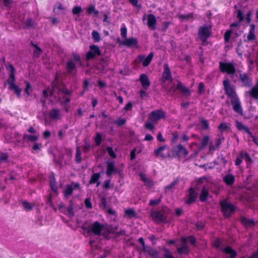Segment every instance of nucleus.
<instances>
[{
    "label": "nucleus",
    "mask_w": 258,
    "mask_h": 258,
    "mask_svg": "<svg viewBox=\"0 0 258 258\" xmlns=\"http://www.w3.org/2000/svg\"><path fill=\"white\" fill-rule=\"evenodd\" d=\"M219 69L221 72L223 73H226L230 76V77L233 79V75L236 72V69L233 62H219Z\"/></svg>",
    "instance_id": "obj_3"
},
{
    "label": "nucleus",
    "mask_w": 258,
    "mask_h": 258,
    "mask_svg": "<svg viewBox=\"0 0 258 258\" xmlns=\"http://www.w3.org/2000/svg\"><path fill=\"white\" fill-rule=\"evenodd\" d=\"M242 159H244L247 163H250L252 161V159L250 156V155L247 152L243 151H240L235 161V164L236 166L240 165L242 162Z\"/></svg>",
    "instance_id": "obj_14"
},
{
    "label": "nucleus",
    "mask_w": 258,
    "mask_h": 258,
    "mask_svg": "<svg viewBox=\"0 0 258 258\" xmlns=\"http://www.w3.org/2000/svg\"><path fill=\"white\" fill-rule=\"evenodd\" d=\"M152 123L151 121L146 122L144 124L145 128L150 131H153L155 129V126Z\"/></svg>",
    "instance_id": "obj_58"
},
{
    "label": "nucleus",
    "mask_w": 258,
    "mask_h": 258,
    "mask_svg": "<svg viewBox=\"0 0 258 258\" xmlns=\"http://www.w3.org/2000/svg\"><path fill=\"white\" fill-rule=\"evenodd\" d=\"M94 140L96 146H98L100 145L102 140V136L99 133H97Z\"/></svg>",
    "instance_id": "obj_56"
},
{
    "label": "nucleus",
    "mask_w": 258,
    "mask_h": 258,
    "mask_svg": "<svg viewBox=\"0 0 258 258\" xmlns=\"http://www.w3.org/2000/svg\"><path fill=\"white\" fill-rule=\"evenodd\" d=\"M22 206L27 210H30L32 209V206L27 201H22Z\"/></svg>",
    "instance_id": "obj_59"
},
{
    "label": "nucleus",
    "mask_w": 258,
    "mask_h": 258,
    "mask_svg": "<svg viewBox=\"0 0 258 258\" xmlns=\"http://www.w3.org/2000/svg\"><path fill=\"white\" fill-rule=\"evenodd\" d=\"M236 18L239 22H242L244 20V13L241 9H238L236 11Z\"/></svg>",
    "instance_id": "obj_45"
},
{
    "label": "nucleus",
    "mask_w": 258,
    "mask_h": 258,
    "mask_svg": "<svg viewBox=\"0 0 258 258\" xmlns=\"http://www.w3.org/2000/svg\"><path fill=\"white\" fill-rule=\"evenodd\" d=\"M232 32L233 31L231 29L228 30L225 32L224 35V39L225 43L229 42Z\"/></svg>",
    "instance_id": "obj_44"
},
{
    "label": "nucleus",
    "mask_w": 258,
    "mask_h": 258,
    "mask_svg": "<svg viewBox=\"0 0 258 258\" xmlns=\"http://www.w3.org/2000/svg\"><path fill=\"white\" fill-rule=\"evenodd\" d=\"M117 41L120 45H122L127 47L136 46L138 43L137 39L133 37L126 38L125 40H121L119 38H118Z\"/></svg>",
    "instance_id": "obj_20"
},
{
    "label": "nucleus",
    "mask_w": 258,
    "mask_h": 258,
    "mask_svg": "<svg viewBox=\"0 0 258 258\" xmlns=\"http://www.w3.org/2000/svg\"><path fill=\"white\" fill-rule=\"evenodd\" d=\"M66 69L67 73L69 74H73L74 71L75 72L74 75L76 74L77 70L75 63L72 60H69L66 65Z\"/></svg>",
    "instance_id": "obj_29"
},
{
    "label": "nucleus",
    "mask_w": 258,
    "mask_h": 258,
    "mask_svg": "<svg viewBox=\"0 0 258 258\" xmlns=\"http://www.w3.org/2000/svg\"><path fill=\"white\" fill-rule=\"evenodd\" d=\"M172 211L166 206L162 207L160 211H153L151 212V215L155 221H159L164 223H167V215L170 214Z\"/></svg>",
    "instance_id": "obj_2"
},
{
    "label": "nucleus",
    "mask_w": 258,
    "mask_h": 258,
    "mask_svg": "<svg viewBox=\"0 0 258 258\" xmlns=\"http://www.w3.org/2000/svg\"><path fill=\"white\" fill-rule=\"evenodd\" d=\"M147 18L148 27L152 30H155L156 29L155 25L157 23L156 17L154 15L150 14L147 15Z\"/></svg>",
    "instance_id": "obj_22"
},
{
    "label": "nucleus",
    "mask_w": 258,
    "mask_h": 258,
    "mask_svg": "<svg viewBox=\"0 0 258 258\" xmlns=\"http://www.w3.org/2000/svg\"><path fill=\"white\" fill-rule=\"evenodd\" d=\"M126 122V119L124 118L119 117L116 120L113 121V123L116 124L118 126H122L124 125Z\"/></svg>",
    "instance_id": "obj_43"
},
{
    "label": "nucleus",
    "mask_w": 258,
    "mask_h": 258,
    "mask_svg": "<svg viewBox=\"0 0 258 258\" xmlns=\"http://www.w3.org/2000/svg\"><path fill=\"white\" fill-rule=\"evenodd\" d=\"M92 36L94 41L99 42L100 40V34L97 31H93Z\"/></svg>",
    "instance_id": "obj_51"
},
{
    "label": "nucleus",
    "mask_w": 258,
    "mask_h": 258,
    "mask_svg": "<svg viewBox=\"0 0 258 258\" xmlns=\"http://www.w3.org/2000/svg\"><path fill=\"white\" fill-rule=\"evenodd\" d=\"M176 90H179L180 92L188 96H190L191 94L189 89L185 87L180 81H177L176 88H174L173 86H172L169 89L168 92H172L173 93H174L175 92Z\"/></svg>",
    "instance_id": "obj_13"
},
{
    "label": "nucleus",
    "mask_w": 258,
    "mask_h": 258,
    "mask_svg": "<svg viewBox=\"0 0 258 258\" xmlns=\"http://www.w3.org/2000/svg\"><path fill=\"white\" fill-rule=\"evenodd\" d=\"M90 49L86 53V58L87 60L94 59L96 56H100L101 52L100 48L97 45L93 44L89 46Z\"/></svg>",
    "instance_id": "obj_11"
},
{
    "label": "nucleus",
    "mask_w": 258,
    "mask_h": 258,
    "mask_svg": "<svg viewBox=\"0 0 258 258\" xmlns=\"http://www.w3.org/2000/svg\"><path fill=\"white\" fill-rule=\"evenodd\" d=\"M173 79L168 63H165L163 64V72L160 78V81L162 83H165L167 81L172 82Z\"/></svg>",
    "instance_id": "obj_12"
},
{
    "label": "nucleus",
    "mask_w": 258,
    "mask_h": 258,
    "mask_svg": "<svg viewBox=\"0 0 258 258\" xmlns=\"http://www.w3.org/2000/svg\"><path fill=\"white\" fill-rule=\"evenodd\" d=\"M139 80L142 87L145 90H147L150 86L151 83L148 76L145 74H142L140 76Z\"/></svg>",
    "instance_id": "obj_21"
},
{
    "label": "nucleus",
    "mask_w": 258,
    "mask_h": 258,
    "mask_svg": "<svg viewBox=\"0 0 258 258\" xmlns=\"http://www.w3.org/2000/svg\"><path fill=\"white\" fill-rule=\"evenodd\" d=\"M9 68L11 69L10 74L9 75V78L7 79V81L5 83L4 85L6 87L7 84L9 85V86H11L13 85L16 84V77H15V72L16 69L13 66V64L11 63L9 64Z\"/></svg>",
    "instance_id": "obj_19"
},
{
    "label": "nucleus",
    "mask_w": 258,
    "mask_h": 258,
    "mask_svg": "<svg viewBox=\"0 0 258 258\" xmlns=\"http://www.w3.org/2000/svg\"><path fill=\"white\" fill-rule=\"evenodd\" d=\"M84 143V145L82 146V150L84 153H87L90 151L91 148L90 143L89 141L87 140H85Z\"/></svg>",
    "instance_id": "obj_42"
},
{
    "label": "nucleus",
    "mask_w": 258,
    "mask_h": 258,
    "mask_svg": "<svg viewBox=\"0 0 258 258\" xmlns=\"http://www.w3.org/2000/svg\"><path fill=\"white\" fill-rule=\"evenodd\" d=\"M253 10H249L246 14L245 21L247 24H250V22L251 21V18L253 15Z\"/></svg>",
    "instance_id": "obj_50"
},
{
    "label": "nucleus",
    "mask_w": 258,
    "mask_h": 258,
    "mask_svg": "<svg viewBox=\"0 0 258 258\" xmlns=\"http://www.w3.org/2000/svg\"><path fill=\"white\" fill-rule=\"evenodd\" d=\"M82 160L81 156V151L80 147H77L76 149L75 161L77 163H80Z\"/></svg>",
    "instance_id": "obj_40"
},
{
    "label": "nucleus",
    "mask_w": 258,
    "mask_h": 258,
    "mask_svg": "<svg viewBox=\"0 0 258 258\" xmlns=\"http://www.w3.org/2000/svg\"><path fill=\"white\" fill-rule=\"evenodd\" d=\"M153 56V52H150L146 57H145L144 55L140 54L137 56V59H135V62H137V61L138 60L140 62H142V64L144 67H147L150 64Z\"/></svg>",
    "instance_id": "obj_15"
},
{
    "label": "nucleus",
    "mask_w": 258,
    "mask_h": 258,
    "mask_svg": "<svg viewBox=\"0 0 258 258\" xmlns=\"http://www.w3.org/2000/svg\"><path fill=\"white\" fill-rule=\"evenodd\" d=\"M80 188V185L79 182H72L70 184H67L66 188L62 191L63 199H69L72 195L74 190Z\"/></svg>",
    "instance_id": "obj_9"
},
{
    "label": "nucleus",
    "mask_w": 258,
    "mask_h": 258,
    "mask_svg": "<svg viewBox=\"0 0 258 258\" xmlns=\"http://www.w3.org/2000/svg\"><path fill=\"white\" fill-rule=\"evenodd\" d=\"M138 241L142 245V250L144 251V252L147 253L149 255L153 258L159 257V251L151 246H146L144 238L143 237H140Z\"/></svg>",
    "instance_id": "obj_7"
},
{
    "label": "nucleus",
    "mask_w": 258,
    "mask_h": 258,
    "mask_svg": "<svg viewBox=\"0 0 258 258\" xmlns=\"http://www.w3.org/2000/svg\"><path fill=\"white\" fill-rule=\"evenodd\" d=\"M104 228V225L96 221L93 223L89 224V234L93 233L94 235L106 236V232L102 233Z\"/></svg>",
    "instance_id": "obj_5"
},
{
    "label": "nucleus",
    "mask_w": 258,
    "mask_h": 258,
    "mask_svg": "<svg viewBox=\"0 0 258 258\" xmlns=\"http://www.w3.org/2000/svg\"><path fill=\"white\" fill-rule=\"evenodd\" d=\"M87 12L89 14H91L92 13H94V15H96V16H97L99 14V11L95 9V7L93 5L89 6L87 9Z\"/></svg>",
    "instance_id": "obj_47"
},
{
    "label": "nucleus",
    "mask_w": 258,
    "mask_h": 258,
    "mask_svg": "<svg viewBox=\"0 0 258 258\" xmlns=\"http://www.w3.org/2000/svg\"><path fill=\"white\" fill-rule=\"evenodd\" d=\"M60 116V110L57 108H52L49 112V116L52 120H57Z\"/></svg>",
    "instance_id": "obj_31"
},
{
    "label": "nucleus",
    "mask_w": 258,
    "mask_h": 258,
    "mask_svg": "<svg viewBox=\"0 0 258 258\" xmlns=\"http://www.w3.org/2000/svg\"><path fill=\"white\" fill-rule=\"evenodd\" d=\"M219 204L224 218H229L235 213L236 206L228 202L226 199L220 201Z\"/></svg>",
    "instance_id": "obj_1"
},
{
    "label": "nucleus",
    "mask_w": 258,
    "mask_h": 258,
    "mask_svg": "<svg viewBox=\"0 0 258 258\" xmlns=\"http://www.w3.org/2000/svg\"><path fill=\"white\" fill-rule=\"evenodd\" d=\"M67 211L68 212L69 216L70 217H72L74 216L73 203V201L72 200H71L70 201V204L68 208Z\"/></svg>",
    "instance_id": "obj_48"
},
{
    "label": "nucleus",
    "mask_w": 258,
    "mask_h": 258,
    "mask_svg": "<svg viewBox=\"0 0 258 258\" xmlns=\"http://www.w3.org/2000/svg\"><path fill=\"white\" fill-rule=\"evenodd\" d=\"M236 127L238 130L240 131H243L245 133H247L249 136L251 135L252 133L250 132L248 126L244 125L241 122L239 121H236Z\"/></svg>",
    "instance_id": "obj_32"
},
{
    "label": "nucleus",
    "mask_w": 258,
    "mask_h": 258,
    "mask_svg": "<svg viewBox=\"0 0 258 258\" xmlns=\"http://www.w3.org/2000/svg\"><path fill=\"white\" fill-rule=\"evenodd\" d=\"M117 171L113 162L107 163L106 174L107 176L110 177Z\"/></svg>",
    "instance_id": "obj_26"
},
{
    "label": "nucleus",
    "mask_w": 258,
    "mask_h": 258,
    "mask_svg": "<svg viewBox=\"0 0 258 258\" xmlns=\"http://www.w3.org/2000/svg\"><path fill=\"white\" fill-rule=\"evenodd\" d=\"M8 154L7 153H1L0 154V163L6 162L8 160Z\"/></svg>",
    "instance_id": "obj_53"
},
{
    "label": "nucleus",
    "mask_w": 258,
    "mask_h": 258,
    "mask_svg": "<svg viewBox=\"0 0 258 258\" xmlns=\"http://www.w3.org/2000/svg\"><path fill=\"white\" fill-rule=\"evenodd\" d=\"M177 252L179 254L184 253L187 254L189 253V248L187 245H183L177 248Z\"/></svg>",
    "instance_id": "obj_38"
},
{
    "label": "nucleus",
    "mask_w": 258,
    "mask_h": 258,
    "mask_svg": "<svg viewBox=\"0 0 258 258\" xmlns=\"http://www.w3.org/2000/svg\"><path fill=\"white\" fill-rule=\"evenodd\" d=\"M118 230L117 226H112V225L109 226L107 229V234H116V231Z\"/></svg>",
    "instance_id": "obj_55"
},
{
    "label": "nucleus",
    "mask_w": 258,
    "mask_h": 258,
    "mask_svg": "<svg viewBox=\"0 0 258 258\" xmlns=\"http://www.w3.org/2000/svg\"><path fill=\"white\" fill-rule=\"evenodd\" d=\"M198 194L195 191V189L191 187L188 189V194L187 196V199L185 201V203L190 205L195 203L198 198Z\"/></svg>",
    "instance_id": "obj_18"
},
{
    "label": "nucleus",
    "mask_w": 258,
    "mask_h": 258,
    "mask_svg": "<svg viewBox=\"0 0 258 258\" xmlns=\"http://www.w3.org/2000/svg\"><path fill=\"white\" fill-rule=\"evenodd\" d=\"M42 52V49L39 47H37L36 49L33 51V56L34 57L38 58Z\"/></svg>",
    "instance_id": "obj_52"
},
{
    "label": "nucleus",
    "mask_w": 258,
    "mask_h": 258,
    "mask_svg": "<svg viewBox=\"0 0 258 258\" xmlns=\"http://www.w3.org/2000/svg\"><path fill=\"white\" fill-rule=\"evenodd\" d=\"M165 112L161 109L152 111L149 115V120L152 122L156 123L161 119H165Z\"/></svg>",
    "instance_id": "obj_8"
},
{
    "label": "nucleus",
    "mask_w": 258,
    "mask_h": 258,
    "mask_svg": "<svg viewBox=\"0 0 258 258\" xmlns=\"http://www.w3.org/2000/svg\"><path fill=\"white\" fill-rule=\"evenodd\" d=\"M161 201V199H152L149 201V205L150 206H155L158 205Z\"/></svg>",
    "instance_id": "obj_60"
},
{
    "label": "nucleus",
    "mask_w": 258,
    "mask_h": 258,
    "mask_svg": "<svg viewBox=\"0 0 258 258\" xmlns=\"http://www.w3.org/2000/svg\"><path fill=\"white\" fill-rule=\"evenodd\" d=\"M209 139L210 137L208 136H205L203 137L201 143V147L202 148H204L207 147L209 143Z\"/></svg>",
    "instance_id": "obj_49"
},
{
    "label": "nucleus",
    "mask_w": 258,
    "mask_h": 258,
    "mask_svg": "<svg viewBox=\"0 0 258 258\" xmlns=\"http://www.w3.org/2000/svg\"><path fill=\"white\" fill-rule=\"evenodd\" d=\"M209 196V192L207 187L204 186L201 190L199 196V200L200 202L204 203L207 201L208 198Z\"/></svg>",
    "instance_id": "obj_27"
},
{
    "label": "nucleus",
    "mask_w": 258,
    "mask_h": 258,
    "mask_svg": "<svg viewBox=\"0 0 258 258\" xmlns=\"http://www.w3.org/2000/svg\"><path fill=\"white\" fill-rule=\"evenodd\" d=\"M235 176L231 173L226 174L223 178V181L228 186L232 185L235 182Z\"/></svg>",
    "instance_id": "obj_24"
},
{
    "label": "nucleus",
    "mask_w": 258,
    "mask_h": 258,
    "mask_svg": "<svg viewBox=\"0 0 258 258\" xmlns=\"http://www.w3.org/2000/svg\"><path fill=\"white\" fill-rule=\"evenodd\" d=\"M82 12L81 7L75 6L72 9V13L74 15H78Z\"/></svg>",
    "instance_id": "obj_62"
},
{
    "label": "nucleus",
    "mask_w": 258,
    "mask_h": 258,
    "mask_svg": "<svg viewBox=\"0 0 258 258\" xmlns=\"http://www.w3.org/2000/svg\"><path fill=\"white\" fill-rule=\"evenodd\" d=\"M26 84V88L25 89V92L28 96L30 95V93L32 91V88L30 83L28 81H25Z\"/></svg>",
    "instance_id": "obj_54"
},
{
    "label": "nucleus",
    "mask_w": 258,
    "mask_h": 258,
    "mask_svg": "<svg viewBox=\"0 0 258 258\" xmlns=\"http://www.w3.org/2000/svg\"><path fill=\"white\" fill-rule=\"evenodd\" d=\"M239 78L242 83V86L247 88L250 87L252 85V80L248 77L246 73H242V71H239Z\"/></svg>",
    "instance_id": "obj_16"
},
{
    "label": "nucleus",
    "mask_w": 258,
    "mask_h": 258,
    "mask_svg": "<svg viewBox=\"0 0 258 258\" xmlns=\"http://www.w3.org/2000/svg\"><path fill=\"white\" fill-rule=\"evenodd\" d=\"M202 128L205 130L209 129V124L208 120L206 119H202L201 121Z\"/></svg>",
    "instance_id": "obj_64"
},
{
    "label": "nucleus",
    "mask_w": 258,
    "mask_h": 258,
    "mask_svg": "<svg viewBox=\"0 0 258 258\" xmlns=\"http://www.w3.org/2000/svg\"><path fill=\"white\" fill-rule=\"evenodd\" d=\"M173 155L179 159L181 157H185L188 154V151L185 147L181 144L175 146L172 149Z\"/></svg>",
    "instance_id": "obj_10"
},
{
    "label": "nucleus",
    "mask_w": 258,
    "mask_h": 258,
    "mask_svg": "<svg viewBox=\"0 0 258 258\" xmlns=\"http://www.w3.org/2000/svg\"><path fill=\"white\" fill-rule=\"evenodd\" d=\"M106 150L107 151V153H108V155L110 157H111L113 158H116L117 156H116V154L114 153V152L113 151V148L112 147H108L106 148Z\"/></svg>",
    "instance_id": "obj_57"
},
{
    "label": "nucleus",
    "mask_w": 258,
    "mask_h": 258,
    "mask_svg": "<svg viewBox=\"0 0 258 258\" xmlns=\"http://www.w3.org/2000/svg\"><path fill=\"white\" fill-rule=\"evenodd\" d=\"M140 176L141 178V180L145 182V185H147L148 186L152 187L154 185L153 182L149 180L146 176L145 174L143 173H141L140 174Z\"/></svg>",
    "instance_id": "obj_35"
},
{
    "label": "nucleus",
    "mask_w": 258,
    "mask_h": 258,
    "mask_svg": "<svg viewBox=\"0 0 258 258\" xmlns=\"http://www.w3.org/2000/svg\"><path fill=\"white\" fill-rule=\"evenodd\" d=\"M240 221L241 224L246 228L252 227L255 226V222L253 219H248L245 216H241Z\"/></svg>",
    "instance_id": "obj_23"
},
{
    "label": "nucleus",
    "mask_w": 258,
    "mask_h": 258,
    "mask_svg": "<svg viewBox=\"0 0 258 258\" xmlns=\"http://www.w3.org/2000/svg\"><path fill=\"white\" fill-rule=\"evenodd\" d=\"M38 139V136L36 135H29L27 134H24L23 136V140L24 141H26L27 140L28 141L31 142H35L37 141Z\"/></svg>",
    "instance_id": "obj_34"
},
{
    "label": "nucleus",
    "mask_w": 258,
    "mask_h": 258,
    "mask_svg": "<svg viewBox=\"0 0 258 258\" xmlns=\"http://www.w3.org/2000/svg\"><path fill=\"white\" fill-rule=\"evenodd\" d=\"M218 129L220 133H223L225 131H228L230 129V125L225 122H222L218 125Z\"/></svg>",
    "instance_id": "obj_39"
},
{
    "label": "nucleus",
    "mask_w": 258,
    "mask_h": 258,
    "mask_svg": "<svg viewBox=\"0 0 258 258\" xmlns=\"http://www.w3.org/2000/svg\"><path fill=\"white\" fill-rule=\"evenodd\" d=\"M49 185H50V187L51 189L52 190V191L56 196H57L58 194V187H57L56 183L49 184Z\"/></svg>",
    "instance_id": "obj_61"
},
{
    "label": "nucleus",
    "mask_w": 258,
    "mask_h": 258,
    "mask_svg": "<svg viewBox=\"0 0 258 258\" xmlns=\"http://www.w3.org/2000/svg\"><path fill=\"white\" fill-rule=\"evenodd\" d=\"M255 26L253 24H250L249 25V29L247 39L248 41H253L256 39V36L255 35Z\"/></svg>",
    "instance_id": "obj_28"
},
{
    "label": "nucleus",
    "mask_w": 258,
    "mask_h": 258,
    "mask_svg": "<svg viewBox=\"0 0 258 258\" xmlns=\"http://www.w3.org/2000/svg\"><path fill=\"white\" fill-rule=\"evenodd\" d=\"M198 34L204 45L212 34V27L206 25L201 26L198 30Z\"/></svg>",
    "instance_id": "obj_4"
},
{
    "label": "nucleus",
    "mask_w": 258,
    "mask_h": 258,
    "mask_svg": "<svg viewBox=\"0 0 258 258\" xmlns=\"http://www.w3.org/2000/svg\"><path fill=\"white\" fill-rule=\"evenodd\" d=\"M230 102L234 111L240 115H242L243 114V111L239 97H238L234 99H232V100H230Z\"/></svg>",
    "instance_id": "obj_17"
},
{
    "label": "nucleus",
    "mask_w": 258,
    "mask_h": 258,
    "mask_svg": "<svg viewBox=\"0 0 258 258\" xmlns=\"http://www.w3.org/2000/svg\"><path fill=\"white\" fill-rule=\"evenodd\" d=\"M166 147L164 146H161L154 150V154L156 157L160 156L162 158H165V155L163 153L165 150Z\"/></svg>",
    "instance_id": "obj_37"
},
{
    "label": "nucleus",
    "mask_w": 258,
    "mask_h": 258,
    "mask_svg": "<svg viewBox=\"0 0 258 258\" xmlns=\"http://www.w3.org/2000/svg\"><path fill=\"white\" fill-rule=\"evenodd\" d=\"M100 177V173H93L91 177V179H90L89 183L90 184H94L97 183V186H98L100 184V182L98 181L99 178Z\"/></svg>",
    "instance_id": "obj_33"
},
{
    "label": "nucleus",
    "mask_w": 258,
    "mask_h": 258,
    "mask_svg": "<svg viewBox=\"0 0 258 258\" xmlns=\"http://www.w3.org/2000/svg\"><path fill=\"white\" fill-rule=\"evenodd\" d=\"M221 251L225 254H229L230 258H235L237 255V253L236 250L230 246H227L224 248H222Z\"/></svg>",
    "instance_id": "obj_25"
},
{
    "label": "nucleus",
    "mask_w": 258,
    "mask_h": 258,
    "mask_svg": "<svg viewBox=\"0 0 258 258\" xmlns=\"http://www.w3.org/2000/svg\"><path fill=\"white\" fill-rule=\"evenodd\" d=\"M223 85L225 94L230 100L238 97V95L234 87L231 86L227 78L223 81Z\"/></svg>",
    "instance_id": "obj_6"
},
{
    "label": "nucleus",
    "mask_w": 258,
    "mask_h": 258,
    "mask_svg": "<svg viewBox=\"0 0 258 258\" xmlns=\"http://www.w3.org/2000/svg\"><path fill=\"white\" fill-rule=\"evenodd\" d=\"M163 251H164V254L163 255V257H161L159 256V258H174L172 252L168 248H164Z\"/></svg>",
    "instance_id": "obj_46"
},
{
    "label": "nucleus",
    "mask_w": 258,
    "mask_h": 258,
    "mask_svg": "<svg viewBox=\"0 0 258 258\" xmlns=\"http://www.w3.org/2000/svg\"><path fill=\"white\" fill-rule=\"evenodd\" d=\"M9 89L10 90L13 91L18 98L21 97V89L16 84L13 85L11 86H9Z\"/></svg>",
    "instance_id": "obj_36"
},
{
    "label": "nucleus",
    "mask_w": 258,
    "mask_h": 258,
    "mask_svg": "<svg viewBox=\"0 0 258 258\" xmlns=\"http://www.w3.org/2000/svg\"><path fill=\"white\" fill-rule=\"evenodd\" d=\"M63 99H64V101H61L60 102V104L61 106H63L64 107H66V106H68V104L71 101V98L70 97L63 96Z\"/></svg>",
    "instance_id": "obj_63"
},
{
    "label": "nucleus",
    "mask_w": 258,
    "mask_h": 258,
    "mask_svg": "<svg viewBox=\"0 0 258 258\" xmlns=\"http://www.w3.org/2000/svg\"><path fill=\"white\" fill-rule=\"evenodd\" d=\"M249 96L254 100L258 99V80L254 86L249 91Z\"/></svg>",
    "instance_id": "obj_30"
},
{
    "label": "nucleus",
    "mask_w": 258,
    "mask_h": 258,
    "mask_svg": "<svg viewBox=\"0 0 258 258\" xmlns=\"http://www.w3.org/2000/svg\"><path fill=\"white\" fill-rule=\"evenodd\" d=\"M178 17L179 19L182 20H188L189 19H194V13H189L186 15L180 14L178 15Z\"/></svg>",
    "instance_id": "obj_41"
}]
</instances>
